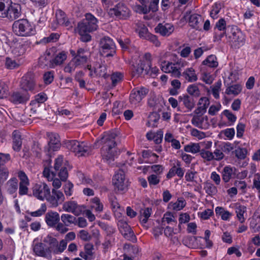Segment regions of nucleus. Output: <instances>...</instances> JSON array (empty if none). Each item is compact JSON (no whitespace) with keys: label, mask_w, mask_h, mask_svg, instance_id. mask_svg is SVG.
Masks as SVG:
<instances>
[{"label":"nucleus","mask_w":260,"mask_h":260,"mask_svg":"<svg viewBox=\"0 0 260 260\" xmlns=\"http://www.w3.org/2000/svg\"><path fill=\"white\" fill-rule=\"evenodd\" d=\"M60 218L62 223L67 226H70L72 224H76L77 218L72 215L63 214L61 215Z\"/></svg>","instance_id":"40"},{"label":"nucleus","mask_w":260,"mask_h":260,"mask_svg":"<svg viewBox=\"0 0 260 260\" xmlns=\"http://www.w3.org/2000/svg\"><path fill=\"white\" fill-rule=\"evenodd\" d=\"M205 113L194 110L190 116L192 118L191 120V124L199 128L207 129L209 126L208 117L204 115Z\"/></svg>","instance_id":"7"},{"label":"nucleus","mask_w":260,"mask_h":260,"mask_svg":"<svg viewBox=\"0 0 260 260\" xmlns=\"http://www.w3.org/2000/svg\"><path fill=\"white\" fill-rule=\"evenodd\" d=\"M113 183L118 190L123 191L128 186V182L125 178L124 171L119 169L113 177Z\"/></svg>","instance_id":"14"},{"label":"nucleus","mask_w":260,"mask_h":260,"mask_svg":"<svg viewBox=\"0 0 260 260\" xmlns=\"http://www.w3.org/2000/svg\"><path fill=\"white\" fill-rule=\"evenodd\" d=\"M62 156H60L55 159L54 166V171L51 172L52 176H55L57 174V172L59 171L62 167H64V166H62Z\"/></svg>","instance_id":"53"},{"label":"nucleus","mask_w":260,"mask_h":260,"mask_svg":"<svg viewBox=\"0 0 260 260\" xmlns=\"http://www.w3.org/2000/svg\"><path fill=\"white\" fill-rule=\"evenodd\" d=\"M212 153L214 156L213 160L215 161H220L223 159L225 156L223 153V150L220 146L216 148Z\"/></svg>","instance_id":"51"},{"label":"nucleus","mask_w":260,"mask_h":260,"mask_svg":"<svg viewBox=\"0 0 260 260\" xmlns=\"http://www.w3.org/2000/svg\"><path fill=\"white\" fill-rule=\"evenodd\" d=\"M117 136V132L109 131L105 133L102 137L97 140L95 143L103 145L101 149V155L103 159L108 164L114 161L116 156L117 151L115 139Z\"/></svg>","instance_id":"1"},{"label":"nucleus","mask_w":260,"mask_h":260,"mask_svg":"<svg viewBox=\"0 0 260 260\" xmlns=\"http://www.w3.org/2000/svg\"><path fill=\"white\" fill-rule=\"evenodd\" d=\"M75 56L78 57V58L84 57L85 59H88L89 54L87 49L82 48H79L77 51L76 55Z\"/></svg>","instance_id":"63"},{"label":"nucleus","mask_w":260,"mask_h":260,"mask_svg":"<svg viewBox=\"0 0 260 260\" xmlns=\"http://www.w3.org/2000/svg\"><path fill=\"white\" fill-rule=\"evenodd\" d=\"M235 153L238 159H244L246 157L247 151L246 148L238 147L235 150Z\"/></svg>","instance_id":"55"},{"label":"nucleus","mask_w":260,"mask_h":260,"mask_svg":"<svg viewBox=\"0 0 260 260\" xmlns=\"http://www.w3.org/2000/svg\"><path fill=\"white\" fill-rule=\"evenodd\" d=\"M18 177L20 180L19 187V194L23 196L27 194L28 191V186L29 185L28 178L25 173L23 171L18 173Z\"/></svg>","instance_id":"20"},{"label":"nucleus","mask_w":260,"mask_h":260,"mask_svg":"<svg viewBox=\"0 0 260 260\" xmlns=\"http://www.w3.org/2000/svg\"><path fill=\"white\" fill-rule=\"evenodd\" d=\"M101 54L106 57L113 56L116 53V46L113 40L108 37H103L100 41Z\"/></svg>","instance_id":"8"},{"label":"nucleus","mask_w":260,"mask_h":260,"mask_svg":"<svg viewBox=\"0 0 260 260\" xmlns=\"http://www.w3.org/2000/svg\"><path fill=\"white\" fill-rule=\"evenodd\" d=\"M119 230L123 237L128 240L134 241L136 239L134 232L130 226L125 222H121L119 224Z\"/></svg>","instance_id":"21"},{"label":"nucleus","mask_w":260,"mask_h":260,"mask_svg":"<svg viewBox=\"0 0 260 260\" xmlns=\"http://www.w3.org/2000/svg\"><path fill=\"white\" fill-rule=\"evenodd\" d=\"M18 182L16 178L10 179L6 184V189L7 192L14 195V197H16V192L18 189Z\"/></svg>","instance_id":"28"},{"label":"nucleus","mask_w":260,"mask_h":260,"mask_svg":"<svg viewBox=\"0 0 260 260\" xmlns=\"http://www.w3.org/2000/svg\"><path fill=\"white\" fill-rule=\"evenodd\" d=\"M203 64L211 68H215L218 66L217 58L216 56L213 55L209 56L205 60L203 61Z\"/></svg>","instance_id":"47"},{"label":"nucleus","mask_w":260,"mask_h":260,"mask_svg":"<svg viewBox=\"0 0 260 260\" xmlns=\"http://www.w3.org/2000/svg\"><path fill=\"white\" fill-rule=\"evenodd\" d=\"M47 136L49 138V141L48 145L45 147V151L49 154L51 151H57L60 148V143L59 138L57 134L48 133Z\"/></svg>","instance_id":"15"},{"label":"nucleus","mask_w":260,"mask_h":260,"mask_svg":"<svg viewBox=\"0 0 260 260\" xmlns=\"http://www.w3.org/2000/svg\"><path fill=\"white\" fill-rule=\"evenodd\" d=\"M235 210L239 221L241 223H243L245 221L244 214L246 211V207L244 206L239 205L236 207Z\"/></svg>","instance_id":"43"},{"label":"nucleus","mask_w":260,"mask_h":260,"mask_svg":"<svg viewBox=\"0 0 260 260\" xmlns=\"http://www.w3.org/2000/svg\"><path fill=\"white\" fill-rule=\"evenodd\" d=\"M6 67L9 69H13L19 66V63L14 59L7 57L5 62Z\"/></svg>","instance_id":"58"},{"label":"nucleus","mask_w":260,"mask_h":260,"mask_svg":"<svg viewBox=\"0 0 260 260\" xmlns=\"http://www.w3.org/2000/svg\"><path fill=\"white\" fill-rule=\"evenodd\" d=\"M184 174V170L181 168V162L177 161L169 170L167 175V177L168 179H170L177 175L179 177L181 178L183 176Z\"/></svg>","instance_id":"27"},{"label":"nucleus","mask_w":260,"mask_h":260,"mask_svg":"<svg viewBox=\"0 0 260 260\" xmlns=\"http://www.w3.org/2000/svg\"><path fill=\"white\" fill-rule=\"evenodd\" d=\"M183 18L188 22L189 26L192 28L197 30L201 29L203 19L200 15L187 11L184 13Z\"/></svg>","instance_id":"11"},{"label":"nucleus","mask_w":260,"mask_h":260,"mask_svg":"<svg viewBox=\"0 0 260 260\" xmlns=\"http://www.w3.org/2000/svg\"><path fill=\"white\" fill-rule=\"evenodd\" d=\"M87 69L90 71L89 76L93 77L95 76L103 77L106 78L107 77V67L104 62H97L94 67V70L91 69V65L87 66Z\"/></svg>","instance_id":"18"},{"label":"nucleus","mask_w":260,"mask_h":260,"mask_svg":"<svg viewBox=\"0 0 260 260\" xmlns=\"http://www.w3.org/2000/svg\"><path fill=\"white\" fill-rule=\"evenodd\" d=\"M33 250L36 255L38 256L47 258L51 257L49 250L47 247H45L44 245L42 243H38L35 244Z\"/></svg>","instance_id":"25"},{"label":"nucleus","mask_w":260,"mask_h":260,"mask_svg":"<svg viewBox=\"0 0 260 260\" xmlns=\"http://www.w3.org/2000/svg\"><path fill=\"white\" fill-rule=\"evenodd\" d=\"M171 84L173 88L170 89V93L172 95L177 94V90L179 89L181 87V82L177 79H174L171 81Z\"/></svg>","instance_id":"54"},{"label":"nucleus","mask_w":260,"mask_h":260,"mask_svg":"<svg viewBox=\"0 0 260 260\" xmlns=\"http://www.w3.org/2000/svg\"><path fill=\"white\" fill-rule=\"evenodd\" d=\"M148 181L150 186L158 184L160 181L159 175L152 174L148 177Z\"/></svg>","instance_id":"60"},{"label":"nucleus","mask_w":260,"mask_h":260,"mask_svg":"<svg viewBox=\"0 0 260 260\" xmlns=\"http://www.w3.org/2000/svg\"><path fill=\"white\" fill-rule=\"evenodd\" d=\"M9 171L7 168L0 166V182H4L8 177Z\"/></svg>","instance_id":"64"},{"label":"nucleus","mask_w":260,"mask_h":260,"mask_svg":"<svg viewBox=\"0 0 260 260\" xmlns=\"http://www.w3.org/2000/svg\"><path fill=\"white\" fill-rule=\"evenodd\" d=\"M53 79L54 75L52 71H49L44 73L43 80L46 84H50L53 81Z\"/></svg>","instance_id":"62"},{"label":"nucleus","mask_w":260,"mask_h":260,"mask_svg":"<svg viewBox=\"0 0 260 260\" xmlns=\"http://www.w3.org/2000/svg\"><path fill=\"white\" fill-rule=\"evenodd\" d=\"M204 189L209 196H212L217 193V187L211 182L206 181L204 183Z\"/></svg>","instance_id":"38"},{"label":"nucleus","mask_w":260,"mask_h":260,"mask_svg":"<svg viewBox=\"0 0 260 260\" xmlns=\"http://www.w3.org/2000/svg\"><path fill=\"white\" fill-rule=\"evenodd\" d=\"M13 145L12 148L14 151H19L21 148L22 139L20 133L17 130L12 133Z\"/></svg>","instance_id":"29"},{"label":"nucleus","mask_w":260,"mask_h":260,"mask_svg":"<svg viewBox=\"0 0 260 260\" xmlns=\"http://www.w3.org/2000/svg\"><path fill=\"white\" fill-rule=\"evenodd\" d=\"M242 90L241 86L239 84H235L227 88L225 93L228 95H236L238 94Z\"/></svg>","instance_id":"46"},{"label":"nucleus","mask_w":260,"mask_h":260,"mask_svg":"<svg viewBox=\"0 0 260 260\" xmlns=\"http://www.w3.org/2000/svg\"><path fill=\"white\" fill-rule=\"evenodd\" d=\"M228 41L232 48H239L244 45L245 37L242 31L237 28H232Z\"/></svg>","instance_id":"6"},{"label":"nucleus","mask_w":260,"mask_h":260,"mask_svg":"<svg viewBox=\"0 0 260 260\" xmlns=\"http://www.w3.org/2000/svg\"><path fill=\"white\" fill-rule=\"evenodd\" d=\"M59 215L57 212L50 211L48 212L45 215V222L50 227L55 226L59 222Z\"/></svg>","instance_id":"24"},{"label":"nucleus","mask_w":260,"mask_h":260,"mask_svg":"<svg viewBox=\"0 0 260 260\" xmlns=\"http://www.w3.org/2000/svg\"><path fill=\"white\" fill-rule=\"evenodd\" d=\"M29 100V95L27 93L20 91L12 92L9 97V100L15 104H23Z\"/></svg>","instance_id":"22"},{"label":"nucleus","mask_w":260,"mask_h":260,"mask_svg":"<svg viewBox=\"0 0 260 260\" xmlns=\"http://www.w3.org/2000/svg\"><path fill=\"white\" fill-rule=\"evenodd\" d=\"M221 4L220 3H216L214 4L210 12V15L212 18H217V15L219 12L221 8Z\"/></svg>","instance_id":"59"},{"label":"nucleus","mask_w":260,"mask_h":260,"mask_svg":"<svg viewBox=\"0 0 260 260\" xmlns=\"http://www.w3.org/2000/svg\"><path fill=\"white\" fill-rule=\"evenodd\" d=\"M159 117L156 114H152L149 116V119L147 125L149 127H156L157 126Z\"/></svg>","instance_id":"48"},{"label":"nucleus","mask_w":260,"mask_h":260,"mask_svg":"<svg viewBox=\"0 0 260 260\" xmlns=\"http://www.w3.org/2000/svg\"><path fill=\"white\" fill-rule=\"evenodd\" d=\"M21 15L20 5L11 0H0V17L12 21Z\"/></svg>","instance_id":"3"},{"label":"nucleus","mask_w":260,"mask_h":260,"mask_svg":"<svg viewBox=\"0 0 260 260\" xmlns=\"http://www.w3.org/2000/svg\"><path fill=\"white\" fill-rule=\"evenodd\" d=\"M155 30L156 32L159 33L162 36H169L174 31V27L170 23H159L155 28Z\"/></svg>","instance_id":"23"},{"label":"nucleus","mask_w":260,"mask_h":260,"mask_svg":"<svg viewBox=\"0 0 260 260\" xmlns=\"http://www.w3.org/2000/svg\"><path fill=\"white\" fill-rule=\"evenodd\" d=\"M56 22L59 25L65 26H70V22L65 13L60 10H58L56 12Z\"/></svg>","instance_id":"31"},{"label":"nucleus","mask_w":260,"mask_h":260,"mask_svg":"<svg viewBox=\"0 0 260 260\" xmlns=\"http://www.w3.org/2000/svg\"><path fill=\"white\" fill-rule=\"evenodd\" d=\"M98 19L93 15L87 13L85 19L78 23L75 31L80 36L82 42H88L91 40V36L89 33L98 29Z\"/></svg>","instance_id":"2"},{"label":"nucleus","mask_w":260,"mask_h":260,"mask_svg":"<svg viewBox=\"0 0 260 260\" xmlns=\"http://www.w3.org/2000/svg\"><path fill=\"white\" fill-rule=\"evenodd\" d=\"M43 242L48 245L47 249L49 250V253L51 255V252H53V249L57 243V240L50 235H47L43 239Z\"/></svg>","instance_id":"37"},{"label":"nucleus","mask_w":260,"mask_h":260,"mask_svg":"<svg viewBox=\"0 0 260 260\" xmlns=\"http://www.w3.org/2000/svg\"><path fill=\"white\" fill-rule=\"evenodd\" d=\"M67 53L65 51L59 52L53 59V66L60 65L67 59Z\"/></svg>","instance_id":"41"},{"label":"nucleus","mask_w":260,"mask_h":260,"mask_svg":"<svg viewBox=\"0 0 260 260\" xmlns=\"http://www.w3.org/2000/svg\"><path fill=\"white\" fill-rule=\"evenodd\" d=\"M147 67L143 61L140 60L136 66H134L132 69L133 72L135 76H139L144 73L145 74H149L145 71V68Z\"/></svg>","instance_id":"36"},{"label":"nucleus","mask_w":260,"mask_h":260,"mask_svg":"<svg viewBox=\"0 0 260 260\" xmlns=\"http://www.w3.org/2000/svg\"><path fill=\"white\" fill-rule=\"evenodd\" d=\"M32 189L33 196L41 201L47 200L51 193L50 187L45 183L36 184Z\"/></svg>","instance_id":"9"},{"label":"nucleus","mask_w":260,"mask_h":260,"mask_svg":"<svg viewBox=\"0 0 260 260\" xmlns=\"http://www.w3.org/2000/svg\"><path fill=\"white\" fill-rule=\"evenodd\" d=\"M123 77V76L121 73L116 72L112 74L111 77L112 85L115 86L122 81Z\"/></svg>","instance_id":"57"},{"label":"nucleus","mask_w":260,"mask_h":260,"mask_svg":"<svg viewBox=\"0 0 260 260\" xmlns=\"http://www.w3.org/2000/svg\"><path fill=\"white\" fill-rule=\"evenodd\" d=\"M83 207L79 205L75 201H69L66 202L62 205L63 211L70 212L75 216H78L81 214L83 210Z\"/></svg>","instance_id":"19"},{"label":"nucleus","mask_w":260,"mask_h":260,"mask_svg":"<svg viewBox=\"0 0 260 260\" xmlns=\"http://www.w3.org/2000/svg\"><path fill=\"white\" fill-rule=\"evenodd\" d=\"M64 146L78 156H85L89 153L90 147L84 142L77 140H67L64 142Z\"/></svg>","instance_id":"5"},{"label":"nucleus","mask_w":260,"mask_h":260,"mask_svg":"<svg viewBox=\"0 0 260 260\" xmlns=\"http://www.w3.org/2000/svg\"><path fill=\"white\" fill-rule=\"evenodd\" d=\"M236 169L230 166L224 167L222 172V179L225 182H228L235 174Z\"/></svg>","instance_id":"33"},{"label":"nucleus","mask_w":260,"mask_h":260,"mask_svg":"<svg viewBox=\"0 0 260 260\" xmlns=\"http://www.w3.org/2000/svg\"><path fill=\"white\" fill-rule=\"evenodd\" d=\"M39 63L42 68L45 67L53 68V59L51 58V53L49 52H46L41 56L39 58Z\"/></svg>","instance_id":"30"},{"label":"nucleus","mask_w":260,"mask_h":260,"mask_svg":"<svg viewBox=\"0 0 260 260\" xmlns=\"http://www.w3.org/2000/svg\"><path fill=\"white\" fill-rule=\"evenodd\" d=\"M148 92V89L145 87L133 89L129 95L130 103L135 107H137L143 98Z\"/></svg>","instance_id":"12"},{"label":"nucleus","mask_w":260,"mask_h":260,"mask_svg":"<svg viewBox=\"0 0 260 260\" xmlns=\"http://www.w3.org/2000/svg\"><path fill=\"white\" fill-rule=\"evenodd\" d=\"M108 13L112 16L125 19L129 16L130 11L123 4L118 3L114 8L110 9Z\"/></svg>","instance_id":"10"},{"label":"nucleus","mask_w":260,"mask_h":260,"mask_svg":"<svg viewBox=\"0 0 260 260\" xmlns=\"http://www.w3.org/2000/svg\"><path fill=\"white\" fill-rule=\"evenodd\" d=\"M179 100L182 102L183 105L187 109V111H191L194 107L193 99L187 95L180 96Z\"/></svg>","instance_id":"35"},{"label":"nucleus","mask_w":260,"mask_h":260,"mask_svg":"<svg viewBox=\"0 0 260 260\" xmlns=\"http://www.w3.org/2000/svg\"><path fill=\"white\" fill-rule=\"evenodd\" d=\"M200 154L201 157L206 161H214V156L213 155V153L209 150L203 149L201 150Z\"/></svg>","instance_id":"50"},{"label":"nucleus","mask_w":260,"mask_h":260,"mask_svg":"<svg viewBox=\"0 0 260 260\" xmlns=\"http://www.w3.org/2000/svg\"><path fill=\"white\" fill-rule=\"evenodd\" d=\"M187 90L189 94L196 97L199 96L200 94L199 87L194 84L190 85L188 87Z\"/></svg>","instance_id":"56"},{"label":"nucleus","mask_w":260,"mask_h":260,"mask_svg":"<svg viewBox=\"0 0 260 260\" xmlns=\"http://www.w3.org/2000/svg\"><path fill=\"white\" fill-rule=\"evenodd\" d=\"M26 46L21 43L15 42L12 46L11 52L16 56H19L23 55L25 52Z\"/></svg>","instance_id":"32"},{"label":"nucleus","mask_w":260,"mask_h":260,"mask_svg":"<svg viewBox=\"0 0 260 260\" xmlns=\"http://www.w3.org/2000/svg\"><path fill=\"white\" fill-rule=\"evenodd\" d=\"M68 242L66 240H61L59 243L57 241L53 253L60 254L62 253L67 248Z\"/></svg>","instance_id":"45"},{"label":"nucleus","mask_w":260,"mask_h":260,"mask_svg":"<svg viewBox=\"0 0 260 260\" xmlns=\"http://www.w3.org/2000/svg\"><path fill=\"white\" fill-rule=\"evenodd\" d=\"M47 210L46 205L42 204L41 207L37 211L30 212V214L33 217H39L44 214Z\"/></svg>","instance_id":"61"},{"label":"nucleus","mask_w":260,"mask_h":260,"mask_svg":"<svg viewBox=\"0 0 260 260\" xmlns=\"http://www.w3.org/2000/svg\"><path fill=\"white\" fill-rule=\"evenodd\" d=\"M64 196L60 190L55 189H52V194L50 193L47 198V201L49 203L51 207H56L59 204L64 202Z\"/></svg>","instance_id":"16"},{"label":"nucleus","mask_w":260,"mask_h":260,"mask_svg":"<svg viewBox=\"0 0 260 260\" xmlns=\"http://www.w3.org/2000/svg\"><path fill=\"white\" fill-rule=\"evenodd\" d=\"M181 76L188 82H194L198 80V76L196 70L192 67L184 70Z\"/></svg>","instance_id":"26"},{"label":"nucleus","mask_w":260,"mask_h":260,"mask_svg":"<svg viewBox=\"0 0 260 260\" xmlns=\"http://www.w3.org/2000/svg\"><path fill=\"white\" fill-rule=\"evenodd\" d=\"M12 27L14 32L20 36H29L36 33L34 25L26 19H21L15 21Z\"/></svg>","instance_id":"4"},{"label":"nucleus","mask_w":260,"mask_h":260,"mask_svg":"<svg viewBox=\"0 0 260 260\" xmlns=\"http://www.w3.org/2000/svg\"><path fill=\"white\" fill-rule=\"evenodd\" d=\"M160 66L161 70L167 73H170L175 77L179 78L181 76V72L174 60V62L169 61H161Z\"/></svg>","instance_id":"13"},{"label":"nucleus","mask_w":260,"mask_h":260,"mask_svg":"<svg viewBox=\"0 0 260 260\" xmlns=\"http://www.w3.org/2000/svg\"><path fill=\"white\" fill-rule=\"evenodd\" d=\"M185 201L183 199L178 200L175 203H170L169 204L170 208L176 211L181 210L185 207Z\"/></svg>","instance_id":"49"},{"label":"nucleus","mask_w":260,"mask_h":260,"mask_svg":"<svg viewBox=\"0 0 260 260\" xmlns=\"http://www.w3.org/2000/svg\"><path fill=\"white\" fill-rule=\"evenodd\" d=\"M209 104L210 101L208 98L207 97H202L200 98L199 101V107L195 110L205 113Z\"/></svg>","instance_id":"39"},{"label":"nucleus","mask_w":260,"mask_h":260,"mask_svg":"<svg viewBox=\"0 0 260 260\" xmlns=\"http://www.w3.org/2000/svg\"><path fill=\"white\" fill-rule=\"evenodd\" d=\"M84 252H81L80 256L85 260H92L93 259V246L91 244H86L84 246Z\"/></svg>","instance_id":"34"},{"label":"nucleus","mask_w":260,"mask_h":260,"mask_svg":"<svg viewBox=\"0 0 260 260\" xmlns=\"http://www.w3.org/2000/svg\"><path fill=\"white\" fill-rule=\"evenodd\" d=\"M200 146L198 143H191L184 146V150L186 152L193 154L200 152Z\"/></svg>","instance_id":"44"},{"label":"nucleus","mask_w":260,"mask_h":260,"mask_svg":"<svg viewBox=\"0 0 260 260\" xmlns=\"http://www.w3.org/2000/svg\"><path fill=\"white\" fill-rule=\"evenodd\" d=\"M91 208L98 212L103 210V205L98 197H94L91 200Z\"/></svg>","instance_id":"42"},{"label":"nucleus","mask_w":260,"mask_h":260,"mask_svg":"<svg viewBox=\"0 0 260 260\" xmlns=\"http://www.w3.org/2000/svg\"><path fill=\"white\" fill-rule=\"evenodd\" d=\"M221 86V82L218 81L211 87V93L215 99H218L219 97V92Z\"/></svg>","instance_id":"52"},{"label":"nucleus","mask_w":260,"mask_h":260,"mask_svg":"<svg viewBox=\"0 0 260 260\" xmlns=\"http://www.w3.org/2000/svg\"><path fill=\"white\" fill-rule=\"evenodd\" d=\"M21 87L25 91H36V80L34 75L28 73L24 76L21 79Z\"/></svg>","instance_id":"17"}]
</instances>
